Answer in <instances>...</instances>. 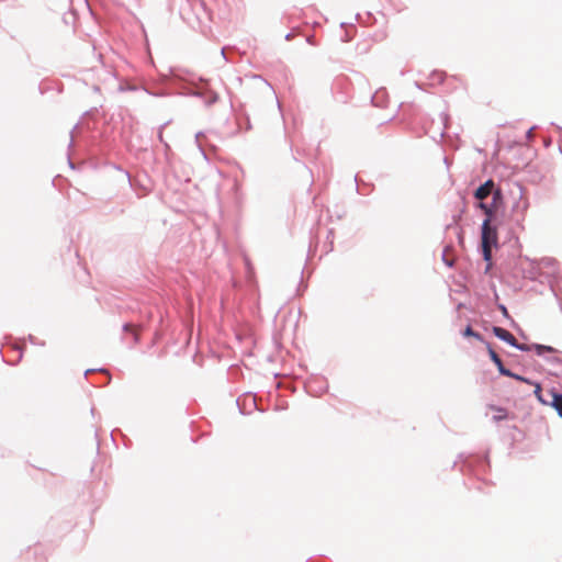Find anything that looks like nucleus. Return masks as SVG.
Returning a JSON list of instances; mask_svg holds the SVG:
<instances>
[{
    "label": "nucleus",
    "mask_w": 562,
    "mask_h": 562,
    "mask_svg": "<svg viewBox=\"0 0 562 562\" xmlns=\"http://www.w3.org/2000/svg\"><path fill=\"white\" fill-rule=\"evenodd\" d=\"M138 330H139L138 327L133 325V324H125L124 325V331L131 333V335L133 336L135 342L138 341Z\"/></svg>",
    "instance_id": "nucleus-9"
},
{
    "label": "nucleus",
    "mask_w": 562,
    "mask_h": 562,
    "mask_svg": "<svg viewBox=\"0 0 562 562\" xmlns=\"http://www.w3.org/2000/svg\"><path fill=\"white\" fill-rule=\"evenodd\" d=\"M445 77H446L445 72H442V71H439V70L432 71L431 75H430V78H429L430 79V85L435 86V85L442 83L443 80H445Z\"/></svg>",
    "instance_id": "nucleus-7"
},
{
    "label": "nucleus",
    "mask_w": 562,
    "mask_h": 562,
    "mask_svg": "<svg viewBox=\"0 0 562 562\" xmlns=\"http://www.w3.org/2000/svg\"><path fill=\"white\" fill-rule=\"evenodd\" d=\"M528 209V202L526 200L522 201V211L525 212Z\"/></svg>",
    "instance_id": "nucleus-13"
},
{
    "label": "nucleus",
    "mask_w": 562,
    "mask_h": 562,
    "mask_svg": "<svg viewBox=\"0 0 562 562\" xmlns=\"http://www.w3.org/2000/svg\"><path fill=\"white\" fill-rule=\"evenodd\" d=\"M502 313H504L505 315H507V310H506V307H504V306L502 307Z\"/></svg>",
    "instance_id": "nucleus-14"
},
{
    "label": "nucleus",
    "mask_w": 562,
    "mask_h": 562,
    "mask_svg": "<svg viewBox=\"0 0 562 562\" xmlns=\"http://www.w3.org/2000/svg\"><path fill=\"white\" fill-rule=\"evenodd\" d=\"M531 348L535 349V351L539 356L543 355L544 352H555V349L553 347L544 345H533Z\"/></svg>",
    "instance_id": "nucleus-8"
},
{
    "label": "nucleus",
    "mask_w": 562,
    "mask_h": 562,
    "mask_svg": "<svg viewBox=\"0 0 562 562\" xmlns=\"http://www.w3.org/2000/svg\"><path fill=\"white\" fill-rule=\"evenodd\" d=\"M493 334L497 338L506 341L507 344H509L513 347L518 348L519 350H522V351L530 350L529 346H527V345H519L517 339L515 338V336L510 331H508V330H506V329H504L502 327L494 326L493 327Z\"/></svg>",
    "instance_id": "nucleus-2"
},
{
    "label": "nucleus",
    "mask_w": 562,
    "mask_h": 562,
    "mask_svg": "<svg viewBox=\"0 0 562 562\" xmlns=\"http://www.w3.org/2000/svg\"><path fill=\"white\" fill-rule=\"evenodd\" d=\"M540 392L541 387L540 385H537L535 393L538 400L543 404H550L551 406H553L557 409L558 414L562 417V395L555 392H550L549 396L551 397V401H547L541 396Z\"/></svg>",
    "instance_id": "nucleus-3"
},
{
    "label": "nucleus",
    "mask_w": 562,
    "mask_h": 562,
    "mask_svg": "<svg viewBox=\"0 0 562 562\" xmlns=\"http://www.w3.org/2000/svg\"><path fill=\"white\" fill-rule=\"evenodd\" d=\"M498 234L496 227L491 225V220L485 218L482 224V252L485 261L492 259V247L497 246Z\"/></svg>",
    "instance_id": "nucleus-1"
},
{
    "label": "nucleus",
    "mask_w": 562,
    "mask_h": 562,
    "mask_svg": "<svg viewBox=\"0 0 562 562\" xmlns=\"http://www.w3.org/2000/svg\"><path fill=\"white\" fill-rule=\"evenodd\" d=\"M494 181L493 180H487L486 182H484L482 186H480L475 192H474V198L479 201H483L484 199H486L490 194H492L493 192V189H494Z\"/></svg>",
    "instance_id": "nucleus-5"
},
{
    "label": "nucleus",
    "mask_w": 562,
    "mask_h": 562,
    "mask_svg": "<svg viewBox=\"0 0 562 562\" xmlns=\"http://www.w3.org/2000/svg\"><path fill=\"white\" fill-rule=\"evenodd\" d=\"M488 355L491 357V360L497 366L498 368V371L501 374L503 375H506V376H510V378H514L516 380H519V381H527L525 378L522 376H519L517 374H514L513 372H510L509 370H507L504 364H503V361L502 359L499 358V356L492 349V348H488Z\"/></svg>",
    "instance_id": "nucleus-4"
},
{
    "label": "nucleus",
    "mask_w": 562,
    "mask_h": 562,
    "mask_svg": "<svg viewBox=\"0 0 562 562\" xmlns=\"http://www.w3.org/2000/svg\"><path fill=\"white\" fill-rule=\"evenodd\" d=\"M488 409L493 413L492 419L494 422H496V423L505 420L506 418H508V412L504 407H499V406H495V405H490Z\"/></svg>",
    "instance_id": "nucleus-6"
},
{
    "label": "nucleus",
    "mask_w": 562,
    "mask_h": 562,
    "mask_svg": "<svg viewBox=\"0 0 562 562\" xmlns=\"http://www.w3.org/2000/svg\"><path fill=\"white\" fill-rule=\"evenodd\" d=\"M462 335H463L464 337H473V338H475V339H477V340H480V341H483V337H482L479 333L474 331V330L471 328V326H468V327L463 330Z\"/></svg>",
    "instance_id": "nucleus-10"
},
{
    "label": "nucleus",
    "mask_w": 562,
    "mask_h": 562,
    "mask_svg": "<svg viewBox=\"0 0 562 562\" xmlns=\"http://www.w3.org/2000/svg\"><path fill=\"white\" fill-rule=\"evenodd\" d=\"M479 207L486 214V216H487L486 218L491 220L495 207L493 205H487V204L483 203V201H480Z\"/></svg>",
    "instance_id": "nucleus-11"
},
{
    "label": "nucleus",
    "mask_w": 562,
    "mask_h": 562,
    "mask_svg": "<svg viewBox=\"0 0 562 562\" xmlns=\"http://www.w3.org/2000/svg\"><path fill=\"white\" fill-rule=\"evenodd\" d=\"M493 206L496 207V204L499 200H502V192L499 189L494 190L493 189Z\"/></svg>",
    "instance_id": "nucleus-12"
}]
</instances>
